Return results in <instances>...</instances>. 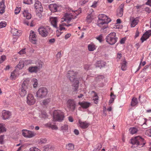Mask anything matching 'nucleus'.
Instances as JSON below:
<instances>
[{
  "instance_id": "obj_53",
  "label": "nucleus",
  "mask_w": 151,
  "mask_h": 151,
  "mask_svg": "<svg viewBox=\"0 0 151 151\" xmlns=\"http://www.w3.org/2000/svg\"><path fill=\"white\" fill-rule=\"evenodd\" d=\"M6 58V57L5 55H2L1 57V60H0V63L3 62L5 60Z\"/></svg>"
},
{
  "instance_id": "obj_36",
  "label": "nucleus",
  "mask_w": 151,
  "mask_h": 151,
  "mask_svg": "<svg viewBox=\"0 0 151 151\" xmlns=\"http://www.w3.org/2000/svg\"><path fill=\"white\" fill-rule=\"evenodd\" d=\"M126 62L123 60L121 64V69L123 70H125L126 69Z\"/></svg>"
},
{
  "instance_id": "obj_30",
  "label": "nucleus",
  "mask_w": 151,
  "mask_h": 151,
  "mask_svg": "<svg viewBox=\"0 0 151 151\" xmlns=\"http://www.w3.org/2000/svg\"><path fill=\"white\" fill-rule=\"evenodd\" d=\"M105 62L102 61H99L96 63V67L101 68L104 67L105 65Z\"/></svg>"
},
{
  "instance_id": "obj_40",
  "label": "nucleus",
  "mask_w": 151,
  "mask_h": 151,
  "mask_svg": "<svg viewBox=\"0 0 151 151\" xmlns=\"http://www.w3.org/2000/svg\"><path fill=\"white\" fill-rule=\"evenodd\" d=\"M94 93V96L93 97V100H94L95 103L97 104L98 101V97L97 94L94 91H92Z\"/></svg>"
},
{
  "instance_id": "obj_18",
  "label": "nucleus",
  "mask_w": 151,
  "mask_h": 151,
  "mask_svg": "<svg viewBox=\"0 0 151 151\" xmlns=\"http://www.w3.org/2000/svg\"><path fill=\"white\" fill-rule=\"evenodd\" d=\"M59 7V6L56 4H50L49 6V9L52 12H57Z\"/></svg>"
},
{
  "instance_id": "obj_57",
  "label": "nucleus",
  "mask_w": 151,
  "mask_h": 151,
  "mask_svg": "<svg viewBox=\"0 0 151 151\" xmlns=\"http://www.w3.org/2000/svg\"><path fill=\"white\" fill-rule=\"evenodd\" d=\"M97 2L96 1H94L92 5L91 6V7L95 8L97 6Z\"/></svg>"
},
{
  "instance_id": "obj_33",
  "label": "nucleus",
  "mask_w": 151,
  "mask_h": 151,
  "mask_svg": "<svg viewBox=\"0 0 151 151\" xmlns=\"http://www.w3.org/2000/svg\"><path fill=\"white\" fill-rule=\"evenodd\" d=\"M138 103L137 99V98H133L132 100L131 105L132 106H134L137 105Z\"/></svg>"
},
{
  "instance_id": "obj_15",
  "label": "nucleus",
  "mask_w": 151,
  "mask_h": 151,
  "mask_svg": "<svg viewBox=\"0 0 151 151\" xmlns=\"http://www.w3.org/2000/svg\"><path fill=\"white\" fill-rule=\"evenodd\" d=\"M78 122L79 127L83 129L87 128L89 125V124L86 121L83 122L79 120Z\"/></svg>"
},
{
  "instance_id": "obj_12",
  "label": "nucleus",
  "mask_w": 151,
  "mask_h": 151,
  "mask_svg": "<svg viewBox=\"0 0 151 151\" xmlns=\"http://www.w3.org/2000/svg\"><path fill=\"white\" fill-rule=\"evenodd\" d=\"M34 7L36 12H42L43 9L41 2L37 0H35Z\"/></svg>"
},
{
  "instance_id": "obj_4",
  "label": "nucleus",
  "mask_w": 151,
  "mask_h": 151,
  "mask_svg": "<svg viewBox=\"0 0 151 151\" xmlns=\"http://www.w3.org/2000/svg\"><path fill=\"white\" fill-rule=\"evenodd\" d=\"M118 38L115 32H111L107 35L106 38V42L110 45H113L117 42Z\"/></svg>"
},
{
  "instance_id": "obj_46",
  "label": "nucleus",
  "mask_w": 151,
  "mask_h": 151,
  "mask_svg": "<svg viewBox=\"0 0 151 151\" xmlns=\"http://www.w3.org/2000/svg\"><path fill=\"white\" fill-rule=\"evenodd\" d=\"M103 37L102 34L96 37V39L98 40L100 42H101L103 40Z\"/></svg>"
},
{
  "instance_id": "obj_39",
  "label": "nucleus",
  "mask_w": 151,
  "mask_h": 151,
  "mask_svg": "<svg viewBox=\"0 0 151 151\" xmlns=\"http://www.w3.org/2000/svg\"><path fill=\"white\" fill-rule=\"evenodd\" d=\"M37 80L35 78H33L32 80V83L33 84L34 88H36L37 86Z\"/></svg>"
},
{
  "instance_id": "obj_34",
  "label": "nucleus",
  "mask_w": 151,
  "mask_h": 151,
  "mask_svg": "<svg viewBox=\"0 0 151 151\" xmlns=\"http://www.w3.org/2000/svg\"><path fill=\"white\" fill-rule=\"evenodd\" d=\"M138 20L136 19H134L131 23V26L132 27H134L138 23Z\"/></svg>"
},
{
  "instance_id": "obj_48",
  "label": "nucleus",
  "mask_w": 151,
  "mask_h": 151,
  "mask_svg": "<svg viewBox=\"0 0 151 151\" xmlns=\"http://www.w3.org/2000/svg\"><path fill=\"white\" fill-rule=\"evenodd\" d=\"M6 129L4 127L2 124H0V133L5 132Z\"/></svg>"
},
{
  "instance_id": "obj_28",
  "label": "nucleus",
  "mask_w": 151,
  "mask_h": 151,
  "mask_svg": "<svg viewBox=\"0 0 151 151\" xmlns=\"http://www.w3.org/2000/svg\"><path fill=\"white\" fill-rule=\"evenodd\" d=\"M11 33L14 35L19 36L21 34L20 30H19L15 28H13L11 29Z\"/></svg>"
},
{
  "instance_id": "obj_6",
  "label": "nucleus",
  "mask_w": 151,
  "mask_h": 151,
  "mask_svg": "<svg viewBox=\"0 0 151 151\" xmlns=\"http://www.w3.org/2000/svg\"><path fill=\"white\" fill-rule=\"evenodd\" d=\"M50 28L48 26H41L38 29L39 34L43 37H46L48 35Z\"/></svg>"
},
{
  "instance_id": "obj_9",
  "label": "nucleus",
  "mask_w": 151,
  "mask_h": 151,
  "mask_svg": "<svg viewBox=\"0 0 151 151\" xmlns=\"http://www.w3.org/2000/svg\"><path fill=\"white\" fill-rule=\"evenodd\" d=\"M22 132L23 136L26 138H31L36 135V133L34 132L26 129L22 130Z\"/></svg>"
},
{
  "instance_id": "obj_13",
  "label": "nucleus",
  "mask_w": 151,
  "mask_h": 151,
  "mask_svg": "<svg viewBox=\"0 0 151 151\" xmlns=\"http://www.w3.org/2000/svg\"><path fill=\"white\" fill-rule=\"evenodd\" d=\"M35 99L32 94H28L27 97V103L29 105H32L35 104Z\"/></svg>"
},
{
  "instance_id": "obj_22",
  "label": "nucleus",
  "mask_w": 151,
  "mask_h": 151,
  "mask_svg": "<svg viewBox=\"0 0 151 151\" xmlns=\"http://www.w3.org/2000/svg\"><path fill=\"white\" fill-rule=\"evenodd\" d=\"M39 68L37 66H30L28 69L29 71L31 73H36L39 70Z\"/></svg>"
},
{
  "instance_id": "obj_26",
  "label": "nucleus",
  "mask_w": 151,
  "mask_h": 151,
  "mask_svg": "<svg viewBox=\"0 0 151 151\" xmlns=\"http://www.w3.org/2000/svg\"><path fill=\"white\" fill-rule=\"evenodd\" d=\"M29 79L28 78L25 79L23 81L22 85V87L24 88L27 89L28 86H29Z\"/></svg>"
},
{
  "instance_id": "obj_42",
  "label": "nucleus",
  "mask_w": 151,
  "mask_h": 151,
  "mask_svg": "<svg viewBox=\"0 0 151 151\" xmlns=\"http://www.w3.org/2000/svg\"><path fill=\"white\" fill-rule=\"evenodd\" d=\"M6 25V23L5 21H2L0 22V29L5 27Z\"/></svg>"
},
{
  "instance_id": "obj_60",
  "label": "nucleus",
  "mask_w": 151,
  "mask_h": 151,
  "mask_svg": "<svg viewBox=\"0 0 151 151\" xmlns=\"http://www.w3.org/2000/svg\"><path fill=\"white\" fill-rule=\"evenodd\" d=\"M50 128L52 129H58L57 127L55 125H51Z\"/></svg>"
},
{
  "instance_id": "obj_19",
  "label": "nucleus",
  "mask_w": 151,
  "mask_h": 151,
  "mask_svg": "<svg viewBox=\"0 0 151 151\" xmlns=\"http://www.w3.org/2000/svg\"><path fill=\"white\" fill-rule=\"evenodd\" d=\"M124 5V4H121L120 6L119 9L117 11V15L119 17H122L123 14V8Z\"/></svg>"
},
{
  "instance_id": "obj_49",
  "label": "nucleus",
  "mask_w": 151,
  "mask_h": 151,
  "mask_svg": "<svg viewBox=\"0 0 151 151\" xmlns=\"http://www.w3.org/2000/svg\"><path fill=\"white\" fill-rule=\"evenodd\" d=\"M29 150L30 151H41L40 149L35 147H31Z\"/></svg>"
},
{
  "instance_id": "obj_16",
  "label": "nucleus",
  "mask_w": 151,
  "mask_h": 151,
  "mask_svg": "<svg viewBox=\"0 0 151 151\" xmlns=\"http://www.w3.org/2000/svg\"><path fill=\"white\" fill-rule=\"evenodd\" d=\"M50 21L52 25L55 28H58L57 22L58 19L57 17H52L50 18Z\"/></svg>"
},
{
  "instance_id": "obj_29",
  "label": "nucleus",
  "mask_w": 151,
  "mask_h": 151,
  "mask_svg": "<svg viewBox=\"0 0 151 151\" xmlns=\"http://www.w3.org/2000/svg\"><path fill=\"white\" fill-rule=\"evenodd\" d=\"M23 14L24 17H26L27 19H30L31 17V15L28 12V10H24L23 12Z\"/></svg>"
},
{
  "instance_id": "obj_64",
  "label": "nucleus",
  "mask_w": 151,
  "mask_h": 151,
  "mask_svg": "<svg viewBox=\"0 0 151 151\" xmlns=\"http://www.w3.org/2000/svg\"><path fill=\"white\" fill-rule=\"evenodd\" d=\"M126 40L125 38H122L120 41V43L121 44H123L124 43L125 41Z\"/></svg>"
},
{
  "instance_id": "obj_27",
  "label": "nucleus",
  "mask_w": 151,
  "mask_h": 151,
  "mask_svg": "<svg viewBox=\"0 0 151 151\" xmlns=\"http://www.w3.org/2000/svg\"><path fill=\"white\" fill-rule=\"evenodd\" d=\"M88 50L90 51H93L96 49V45L93 43H91L88 46Z\"/></svg>"
},
{
  "instance_id": "obj_52",
  "label": "nucleus",
  "mask_w": 151,
  "mask_h": 151,
  "mask_svg": "<svg viewBox=\"0 0 151 151\" xmlns=\"http://www.w3.org/2000/svg\"><path fill=\"white\" fill-rule=\"evenodd\" d=\"M32 0H24L23 3L26 4H30L32 3Z\"/></svg>"
},
{
  "instance_id": "obj_11",
  "label": "nucleus",
  "mask_w": 151,
  "mask_h": 151,
  "mask_svg": "<svg viewBox=\"0 0 151 151\" xmlns=\"http://www.w3.org/2000/svg\"><path fill=\"white\" fill-rule=\"evenodd\" d=\"M67 107L70 109V110L73 111L75 109L76 104L74 101L73 100L69 99L67 102Z\"/></svg>"
},
{
  "instance_id": "obj_10",
  "label": "nucleus",
  "mask_w": 151,
  "mask_h": 151,
  "mask_svg": "<svg viewBox=\"0 0 151 151\" xmlns=\"http://www.w3.org/2000/svg\"><path fill=\"white\" fill-rule=\"evenodd\" d=\"M29 40L30 41L34 44H36L37 42V36L34 32L31 30L30 32L29 36Z\"/></svg>"
},
{
  "instance_id": "obj_62",
  "label": "nucleus",
  "mask_w": 151,
  "mask_h": 151,
  "mask_svg": "<svg viewBox=\"0 0 151 151\" xmlns=\"http://www.w3.org/2000/svg\"><path fill=\"white\" fill-rule=\"evenodd\" d=\"M51 124L50 122H49L48 123L45 124V127H48L50 128L51 126Z\"/></svg>"
},
{
  "instance_id": "obj_55",
  "label": "nucleus",
  "mask_w": 151,
  "mask_h": 151,
  "mask_svg": "<svg viewBox=\"0 0 151 151\" xmlns=\"http://www.w3.org/2000/svg\"><path fill=\"white\" fill-rule=\"evenodd\" d=\"M87 1V0H80L79 1V3L81 5H83L86 3Z\"/></svg>"
},
{
  "instance_id": "obj_63",
  "label": "nucleus",
  "mask_w": 151,
  "mask_h": 151,
  "mask_svg": "<svg viewBox=\"0 0 151 151\" xmlns=\"http://www.w3.org/2000/svg\"><path fill=\"white\" fill-rule=\"evenodd\" d=\"M57 34L56 35L58 37H59L61 34L62 33V32H59V31L58 30H57L56 31Z\"/></svg>"
},
{
  "instance_id": "obj_43",
  "label": "nucleus",
  "mask_w": 151,
  "mask_h": 151,
  "mask_svg": "<svg viewBox=\"0 0 151 151\" xmlns=\"http://www.w3.org/2000/svg\"><path fill=\"white\" fill-rule=\"evenodd\" d=\"M145 134L149 137H151V128L150 129L146 130L145 132Z\"/></svg>"
},
{
  "instance_id": "obj_51",
  "label": "nucleus",
  "mask_w": 151,
  "mask_h": 151,
  "mask_svg": "<svg viewBox=\"0 0 151 151\" xmlns=\"http://www.w3.org/2000/svg\"><path fill=\"white\" fill-rule=\"evenodd\" d=\"M26 53V49H23L21 50L19 52H18V53L20 55H22L25 54Z\"/></svg>"
},
{
  "instance_id": "obj_32",
  "label": "nucleus",
  "mask_w": 151,
  "mask_h": 151,
  "mask_svg": "<svg viewBox=\"0 0 151 151\" xmlns=\"http://www.w3.org/2000/svg\"><path fill=\"white\" fill-rule=\"evenodd\" d=\"M129 132L132 134L136 133L138 131V129L135 127H131L129 130Z\"/></svg>"
},
{
  "instance_id": "obj_7",
  "label": "nucleus",
  "mask_w": 151,
  "mask_h": 151,
  "mask_svg": "<svg viewBox=\"0 0 151 151\" xmlns=\"http://www.w3.org/2000/svg\"><path fill=\"white\" fill-rule=\"evenodd\" d=\"M64 113L60 110H55L53 112V120L55 121H61L64 118Z\"/></svg>"
},
{
  "instance_id": "obj_23",
  "label": "nucleus",
  "mask_w": 151,
  "mask_h": 151,
  "mask_svg": "<svg viewBox=\"0 0 151 151\" xmlns=\"http://www.w3.org/2000/svg\"><path fill=\"white\" fill-rule=\"evenodd\" d=\"M4 0H2L0 2V14H2L5 12V6L4 5Z\"/></svg>"
},
{
  "instance_id": "obj_61",
  "label": "nucleus",
  "mask_w": 151,
  "mask_h": 151,
  "mask_svg": "<svg viewBox=\"0 0 151 151\" xmlns=\"http://www.w3.org/2000/svg\"><path fill=\"white\" fill-rule=\"evenodd\" d=\"M4 136L1 135L0 136V143L2 144L3 142Z\"/></svg>"
},
{
  "instance_id": "obj_35",
  "label": "nucleus",
  "mask_w": 151,
  "mask_h": 151,
  "mask_svg": "<svg viewBox=\"0 0 151 151\" xmlns=\"http://www.w3.org/2000/svg\"><path fill=\"white\" fill-rule=\"evenodd\" d=\"M66 148L68 150H73L74 149V145L72 143H69L67 144L66 146Z\"/></svg>"
},
{
  "instance_id": "obj_1",
  "label": "nucleus",
  "mask_w": 151,
  "mask_h": 151,
  "mask_svg": "<svg viewBox=\"0 0 151 151\" xmlns=\"http://www.w3.org/2000/svg\"><path fill=\"white\" fill-rule=\"evenodd\" d=\"M77 74V73L73 70H70L68 71L67 76L70 81L73 82V86L75 91H77L78 88L79 80L78 78H76V76Z\"/></svg>"
},
{
  "instance_id": "obj_31",
  "label": "nucleus",
  "mask_w": 151,
  "mask_h": 151,
  "mask_svg": "<svg viewBox=\"0 0 151 151\" xmlns=\"http://www.w3.org/2000/svg\"><path fill=\"white\" fill-rule=\"evenodd\" d=\"M18 74L16 70H14L11 73L10 78L11 79H15L17 78Z\"/></svg>"
},
{
  "instance_id": "obj_2",
  "label": "nucleus",
  "mask_w": 151,
  "mask_h": 151,
  "mask_svg": "<svg viewBox=\"0 0 151 151\" xmlns=\"http://www.w3.org/2000/svg\"><path fill=\"white\" fill-rule=\"evenodd\" d=\"M72 15L68 14H65L64 17L62 18L61 24H59V30L61 31L62 30L65 29V28L64 26H66L69 27L70 26H72V24H67L69 23L71 20L72 18H73L72 17Z\"/></svg>"
},
{
  "instance_id": "obj_38",
  "label": "nucleus",
  "mask_w": 151,
  "mask_h": 151,
  "mask_svg": "<svg viewBox=\"0 0 151 151\" xmlns=\"http://www.w3.org/2000/svg\"><path fill=\"white\" fill-rule=\"evenodd\" d=\"M102 147L101 144L98 143L96 145V147L93 150V151H99Z\"/></svg>"
},
{
  "instance_id": "obj_56",
  "label": "nucleus",
  "mask_w": 151,
  "mask_h": 151,
  "mask_svg": "<svg viewBox=\"0 0 151 151\" xmlns=\"http://www.w3.org/2000/svg\"><path fill=\"white\" fill-rule=\"evenodd\" d=\"M144 122L142 125L143 126V128L144 129H146L148 128V127L146 124L147 120L146 119H144Z\"/></svg>"
},
{
  "instance_id": "obj_24",
  "label": "nucleus",
  "mask_w": 151,
  "mask_h": 151,
  "mask_svg": "<svg viewBox=\"0 0 151 151\" xmlns=\"http://www.w3.org/2000/svg\"><path fill=\"white\" fill-rule=\"evenodd\" d=\"M94 19V17L93 14L91 13L88 14L86 17V21L87 23H91Z\"/></svg>"
},
{
  "instance_id": "obj_50",
  "label": "nucleus",
  "mask_w": 151,
  "mask_h": 151,
  "mask_svg": "<svg viewBox=\"0 0 151 151\" xmlns=\"http://www.w3.org/2000/svg\"><path fill=\"white\" fill-rule=\"evenodd\" d=\"M21 10V8L20 7H17L14 11V13L16 14H18Z\"/></svg>"
},
{
  "instance_id": "obj_37",
  "label": "nucleus",
  "mask_w": 151,
  "mask_h": 151,
  "mask_svg": "<svg viewBox=\"0 0 151 151\" xmlns=\"http://www.w3.org/2000/svg\"><path fill=\"white\" fill-rule=\"evenodd\" d=\"M24 63L22 61H20L19 64L17 65V67L19 69H22L24 66Z\"/></svg>"
},
{
  "instance_id": "obj_25",
  "label": "nucleus",
  "mask_w": 151,
  "mask_h": 151,
  "mask_svg": "<svg viewBox=\"0 0 151 151\" xmlns=\"http://www.w3.org/2000/svg\"><path fill=\"white\" fill-rule=\"evenodd\" d=\"M78 104L83 109H87L90 105V103L87 102H79Z\"/></svg>"
},
{
  "instance_id": "obj_59",
  "label": "nucleus",
  "mask_w": 151,
  "mask_h": 151,
  "mask_svg": "<svg viewBox=\"0 0 151 151\" xmlns=\"http://www.w3.org/2000/svg\"><path fill=\"white\" fill-rule=\"evenodd\" d=\"M71 35V34L70 33H68L66 34L65 37V40H67L69 37H70Z\"/></svg>"
},
{
  "instance_id": "obj_5",
  "label": "nucleus",
  "mask_w": 151,
  "mask_h": 151,
  "mask_svg": "<svg viewBox=\"0 0 151 151\" xmlns=\"http://www.w3.org/2000/svg\"><path fill=\"white\" fill-rule=\"evenodd\" d=\"M131 143L133 145H136L137 146L142 147L145 144L144 139L140 136L135 137L131 140Z\"/></svg>"
},
{
  "instance_id": "obj_14",
  "label": "nucleus",
  "mask_w": 151,
  "mask_h": 151,
  "mask_svg": "<svg viewBox=\"0 0 151 151\" xmlns=\"http://www.w3.org/2000/svg\"><path fill=\"white\" fill-rule=\"evenodd\" d=\"M151 35V30L147 31L143 35L141 38L142 42H143L145 41Z\"/></svg>"
},
{
  "instance_id": "obj_45",
  "label": "nucleus",
  "mask_w": 151,
  "mask_h": 151,
  "mask_svg": "<svg viewBox=\"0 0 151 151\" xmlns=\"http://www.w3.org/2000/svg\"><path fill=\"white\" fill-rule=\"evenodd\" d=\"M46 141L47 139L45 138H42L40 139L39 143L40 144H42L46 143Z\"/></svg>"
},
{
  "instance_id": "obj_44",
  "label": "nucleus",
  "mask_w": 151,
  "mask_h": 151,
  "mask_svg": "<svg viewBox=\"0 0 151 151\" xmlns=\"http://www.w3.org/2000/svg\"><path fill=\"white\" fill-rule=\"evenodd\" d=\"M40 116L42 118H46L47 117V116L45 112H43L40 115Z\"/></svg>"
},
{
  "instance_id": "obj_54",
  "label": "nucleus",
  "mask_w": 151,
  "mask_h": 151,
  "mask_svg": "<svg viewBox=\"0 0 151 151\" xmlns=\"http://www.w3.org/2000/svg\"><path fill=\"white\" fill-rule=\"evenodd\" d=\"M24 63L26 65H28L29 64L33 63L32 60H25L24 62Z\"/></svg>"
},
{
  "instance_id": "obj_41",
  "label": "nucleus",
  "mask_w": 151,
  "mask_h": 151,
  "mask_svg": "<svg viewBox=\"0 0 151 151\" xmlns=\"http://www.w3.org/2000/svg\"><path fill=\"white\" fill-rule=\"evenodd\" d=\"M61 129L64 132H66L68 129V125L65 124L62 126L61 127Z\"/></svg>"
},
{
  "instance_id": "obj_21",
  "label": "nucleus",
  "mask_w": 151,
  "mask_h": 151,
  "mask_svg": "<svg viewBox=\"0 0 151 151\" xmlns=\"http://www.w3.org/2000/svg\"><path fill=\"white\" fill-rule=\"evenodd\" d=\"M81 12V9H78V10H76L74 12H72V13H67L66 14H69L72 15V17H73V18H72V19H74L76 18V17L77 15H78L79 14H80Z\"/></svg>"
},
{
  "instance_id": "obj_8",
  "label": "nucleus",
  "mask_w": 151,
  "mask_h": 151,
  "mask_svg": "<svg viewBox=\"0 0 151 151\" xmlns=\"http://www.w3.org/2000/svg\"><path fill=\"white\" fill-rule=\"evenodd\" d=\"M47 93L48 91L46 88H40L36 93V97L38 99H42L46 96Z\"/></svg>"
},
{
  "instance_id": "obj_58",
  "label": "nucleus",
  "mask_w": 151,
  "mask_h": 151,
  "mask_svg": "<svg viewBox=\"0 0 151 151\" xmlns=\"http://www.w3.org/2000/svg\"><path fill=\"white\" fill-rule=\"evenodd\" d=\"M115 97V95H114V97H111L109 102V104H111L114 101Z\"/></svg>"
},
{
  "instance_id": "obj_47",
  "label": "nucleus",
  "mask_w": 151,
  "mask_h": 151,
  "mask_svg": "<svg viewBox=\"0 0 151 151\" xmlns=\"http://www.w3.org/2000/svg\"><path fill=\"white\" fill-rule=\"evenodd\" d=\"M50 99H45L43 101V103L44 105H46L50 102Z\"/></svg>"
},
{
  "instance_id": "obj_20",
  "label": "nucleus",
  "mask_w": 151,
  "mask_h": 151,
  "mask_svg": "<svg viewBox=\"0 0 151 151\" xmlns=\"http://www.w3.org/2000/svg\"><path fill=\"white\" fill-rule=\"evenodd\" d=\"M26 88H24V87H22L19 89V94L22 97H24L27 93Z\"/></svg>"
},
{
  "instance_id": "obj_3",
  "label": "nucleus",
  "mask_w": 151,
  "mask_h": 151,
  "mask_svg": "<svg viewBox=\"0 0 151 151\" xmlns=\"http://www.w3.org/2000/svg\"><path fill=\"white\" fill-rule=\"evenodd\" d=\"M98 25L101 27H105V28L106 27L105 25L110 22L111 21L110 18L103 14H99L98 16Z\"/></svg>"
},
{
  "instance_id": "obj_17",
  "label": "nucleus",
  "mask_w": 151,
  "mask_h": 151,
  "mask_svg": "<svg viewBox=\"0 0 151 151\" xmlns=\"http://www.w3.org/2000/svg\"><path fill=\"white\" fill-rule=\"evenodd\" d=\"M11 116V113L9 111L4 110L2 111V117L3 119H9Z\"/></svg>"
}]
</instances>
